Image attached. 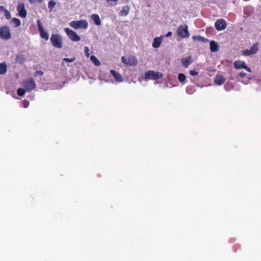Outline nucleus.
<instances>
[{
	"label": "nucleus",
	"mask_w": 261,
	"mask_h": 261,
	"mask_svg": "<svg viewBox=\"0 0 261 261\" xmlns=\"http://www.w3.org/2000/svg\"><path fill=\"white\" fill-rule=\"evenodd\" d=\"M70 26L74 29H86L88 27V22L85 19L75 21L73 20L69 23Z\"/></svg>",
	"instance_id": "nucleus-1"
},
{
	"label": "nucleus",
	"mask_w": 261,
	"mask_h": 261,
	"mask_svg": "<svg viewBox=\"0 0 261 261\" xmlns=\"http://www.w3.org/2000/svg\"><path fill=\"white\" fill-rule=\"evenodd\" d=\"M11 37L10 29L8 26L4 25L0 27V38L2 39L7 40Z\"/></svg>",
	"instance_id": "nucleus-2"
},
{
	"label": "nucleus",
	"mask_w": 261,
	"mask_h": 261,
	"mask_svg": "<svg viewBox=\"0 0 261 261\" xmlns=\"http://www.w3.org/2000/svg\"><path fill=\"white\" fill-rule=\"evenodd\" d=\"M50 42L52 45L57 48H61L62 47V39L58 34H53L51 36Z\"/></svg>",
	"instance_id": "nucleus-3"
},
{
	"label": "nucleus",
	"mask_w": 261,
	"mask_h": 261,
	"mask_svg": "<svg viewBox=\"0 0 261 261\" xmlns=\"http://www.w3.org/2000/svg\"><path fill=\"white\" fill-rule=\"evenodd\" d=\"M21 85L24 87L27 91L30 92L36 87V84L32 79L22 81Z\"/></svg>",
	"instance_id": "nucleus-4"
},
{
	"label": "nucleus",
	"mask_w": 261,
	"mask_h": 261,
	"mask_svg": "<svg viewBox=\"0 0 261 261\" xmlns=\"http://www.w3.org/2000/svg\"><path fill=\"white\" fill-rule=\"evenodd\" d=\"M163 76L162 73L156 72L153 70H149L145 73V77L146 79H153L158 80Z\"/></svg>",
	"instance_id": "nucleus-5"
},
{
	"label": "nucleus",
	"mask_w": 261,
	"mask_h": 261,
	"mask_svg": "<svg viewBox=\"0 0 261 261\" xmlns=\"http://www.w3.org/2000/svg\"><path fill=\"white\" fill-rule=\"evenodd\" d=\"M64 31L70 39L72 41L77 42L81 40L80 36H79L75 32L70 30L69 28H65Z\"/></svg>",
	"instance_id": "nucleus-6"
},
{
	"label": "nucleus",
	"mask_w": 261,
	"mask_h": 261,
	"mask_svg": "<svg viewBox=\"0 0 261 261\" xmlns=\"http://www.w3.org/2000/svg\"><path fill=\"white\" fill-rule=\"evenodd\" d=\"M122 62L127 66H134L137 64V60L136 57L129 56L127 58L122 57Z\"/></svg>",
	"instance_id": "nucleus-7"
},
{
	"label": "nucleus",
	"mask_w": 261,
	"mask_h": 261,
	"mask_svg": "<svg viewBox=\"0 0 261 261\" xmlns=\"http://www.w3.org/2000/svg\"><path fill=\"white\" fill-rule=\"evenodd\" d=\"M177 33L178 35L182 38H188L189 36L188 26L187 25H179L177 29Z\"/></svg>",
	"instance_id": "nucleus-8"
},
{
	"label": "nucleus",
	"mask_w": 261,
	"mask_h": 261,
	"mask_svg": "<svg viewBox=\"0 0 261 261\" xmlns=\"http://www.w3.org/2000/svg\"><path fill=\"white\" fill-rule=\"evenodd\" d=\"M37 25L41 38L46 40H48L49 38V34L46 31L44 30L41 21L40 19L37 20Z\"/></svg>",
	"instance_id": "nucleus-9"
},
{
	"label": "nucleus",
	"mask_w": 261,
	"mask_h": 261,
	"mask_svg": "<svg viewBox=\"0 0 261 261\" xmlns=\"http://www.w3.org/2000/svg\"><path fill=\"white\" fill-rule=\"evenodd\" d=\"M234 67L237 69H244L249 72H251V69L247 65H246L244 61L237 60L234 62Z\"/></svg>",
	"instance_id": "nucleus-10"
},
{
	"label": "nucleus",
	"mask_w": 261,
	"mask_h": 261,
	"mask_svg": "<svg viewBox=\"0 0 261 261\" xmlns=\"http://www.w3.org/2000/svg\"><path fill=\"white\" fill-rule=\"evenodd\" d=\"M215 27L217 31H222L226 28L227 24L224 19H220L215 22Z\"/></svg>",
	"instance_id": "nucleus-11"
},
{
	"label": "nucleus",
	"mask_w": 261,
	"mask_h": 261,
	"mask_svg": "<svg viewBox=\"0 0 261 261\" xmlns=\"http://www.w3.org/2000/svg\"><path fill=\"white\" fill-rule=\"evenodd\" d=\"M17 11L18 13V15L22 18H25L27 15V12L25 8L24 4L20 3L18 5L17 7Z\"/></svg>",
	"instance_id": "nucleus-12"
},
{
	"label": "nucleus",
	"mask_w": 261,
	"mask_h": 261,
	"mask_svg": "<svg viewBox=\"0 0 261 261\" xmlns=\"http://www.w3.org/2000/svg\"><path fill=\"white\" fill-rule=\"evenodd\" d=\"M225 82V79L222 75H217L215 79V82L218 85H222Z\"/></svg>",
	"instance_id": "nucleus-13"
},
{
	"label": "nucleus",
	"mask_w": 261,
	"mask_h": 261,
	"mask_svg": "<svg viewBox=\"0 0 261 261\" xmlns=\"http://www.w3.org/2000/svg\"><path fill=\"white\" fill-rule=\"evenodd\" d=\"M110 72L111 74L114 76L116 81L119 82H121L123 81L122 76L120 74H119V72L114 70H111Z\"/></svg>",
	"instance_id": "nucleus-14"
},
{
	"label": "nucleus",
	"mask_w": 261,
	"mask_h": 261,
	"mask_svg": "<svg viewBox=\"0 0 261 261\" xmlns=\"http://www.w3.org/2000/svg\"><path fill=\"white\" fill-rule=\"evenodd\" d=\"M192 61L191 57L189 56L187 58H182L181 60V62L185 67L188 68L189 66L191 64Z\"/></svg>",
	"instance_id": "nucleus-15"
},
{
	"label": "nucleus",
	"mask_w": 261,
	"mask_h": 261,
	"mask_svg": "<svg viewBox=\"0 0 261 261\" xmlns=\"http://www.w3.org/2000/svg\"><path fill=\"white\" fill-rule=\"evenodd\" d=\"M91 18L96 25H100L101 24V20L98 14H94L91 16Z\"/></svg>",
	"instance_id": "nucleus-16"
},
{
	"label": "nucleus",
	"mask_w": 261,
	"mask_h": 261,
	"mask_svg": "<svg viewBox=\"0 0 261 261\" xmlns=\"http://www.w3.org/2000/svg\"><path fill=\"white\" fill-rule=\"evenodd\" d=\"M26 61V58L24 55H17L15 59V63L23 64Z\"/></svg>",
	"instance_id": "nucleus-17"
},
{
	"label": "nucleus",
	"mask_w": 261,
	"mask_h": 261,
	"mask_svg": "<svg viewBox=\"0 0 261 261\" xmlns=\"http://www.w3.org/2000/svg\"><path fill=\"white\" fill-rule=\"evenodd\" d=\"M129 10L130 8L128 6H123L119 13V15L123 16L127 15L129 13Z\"/></svg>",
	"instance_id": "nucleus-18"
},
{
	"label": "nucleus",
	"mask_w": 261,
	"mask_h": 261,
	"mask_svg": "<svg viewBox=\"0 0 261 261\" xmlns=\"http://www.w3.org/2000/svg\"><path fill=\"white\" fill-rule=\"evenodd\" d=\"M162 38L159 37L155 38L153 40L152 46L154 48H157L159 47L162 43Z\"/></svg>",
	"instance_id": "nucleus-19"
},
{
	"label": "nucleus",
	"mask_w": 261,
	"mask_h": 261,
	"mask_svg": "<svg viewBox=\"0 0 261 261\" xmlns=\"http://www.w3.org/2000/svg\"><path fill=\"white\" fill-rule=\"evenodd\" d=\"M210 49L212 52H216L218 50V45L215 41L210 42Z\"/></svg>",
	"instance_id": "nucleus-20"
},
{
	"label": "nucleus",
	"mask_w": 261,
	"mask_h": 261,
	"mask_svg": "<svg viewBox=\"0 0 261 261\" xmlns=\"http://www.w3.org/2000/svg\"><path fill=\"white\" fill-rule=\"evenodd\" d=\"M7 71V65L6 62L0 63V75L5 74Z\"/></svg>",
	"instance_id": "nucleus-21"
},
{
	"label": "nucleus",
	"mask_w": 261,
	"mask_h": 261,
	"mask_svg": "<svg viewBox=\"0 0 261 261\" xmlns=\"http://www.w3.org/2000/svg\"><path fill=\"white\" fill-rule=\"evenodd\" d=\"M258 50V43L257 42L254 43L249 49V51L252 55L256 54Z\"/></svg>",
	"instance_id": "nucleus-22"
},
{
	"label": "nucleus",
	"mask_w": 261,
	"mask_h": 261,
	"mask_svg": "<svg viewBox=\"0 0 261 261\" xmlns=\"http://www.w3.org/2000/svg\"><path fill=\"white\" fill-rule=\"evenodd\" d=\"M90 60L95 66H98L100 65V61L95 56L92 55L90 57Z\"/></svg>",
	"instance_id": "nucleus-23"
},
{
	"label": "nucleus",
	"mask_w": 261,
	"mask_h": 261,
	"mask_svg": "<svg viewBox=\"0 0 261 261\" xmlns=\"http://www.w3.org/2000/svg\"><path fill=\"white\" fill-rule=\"evenodd\" d=\"M0 8L1 9H4L5 18L7 19H10L11 17L10 12L8 10L4 9V7H3V6H1Z\"/></svg>",
	"instance_id": "nucleus-24"
},
{
	"label": "nucleus",
	"mask_w": 261,
	"mask_h": 261,
	"mask_svg": "<svg viewBox=\"0 0 261 261\" xmlns=\"http://www.w3.org/2000/svg\"><path fill=\"white\" fill-rule=\"evenodd\" d=\"M11 21L15 24V27H19L21 25V21L18 18H13Z\"/></svg>",
	"instance_id": "nucleus-25"
},
{
	"label": "nucleus",
	"mask_w": 261,
	"mask_h": 261,
	"mask_svg": "<svg viewBox=\"0 0 261 261\" xmlns=\"http://www.w3.org/2000/svg\"><path fill=\"white\" fill-rule=\"evenodd\" d=\"M178 79L180 82H184L186 80V75L182 73H180L178 75Z\"/></svg>",
	"instance_id": "nucleus-26"
},
{
	"label": "nucleus",
	"mask_w": 261,
	"mask_h": 261,
	"mask_svg": "<svg viewBox=\"0 0 261 261\" xmlns=\"http://www.w3.org/2000/svg\"><path fill=\"white\" fill-rule=\"evenodd\" d=\"M56 5V3L53 1H50L48 3V8L51 11Z\"/></svg>",
	"instance_id": "nucleus-27"
},
{
	"label": "nucleus",
	"mask_w": 261,
	"mask_h": 261,
	"mask_svg": "<svg viewBox=\"0 0 261 261\" xmlns=\"http://www.w3.org/2000/svg\"><path fill=\"white\" fill-rule=\"evenodd\" d=\"M26 90L23 88H19L17 90V94L19 96H22L25 94Z\"/></svg>",
	"instance_id": "nucleus-28"
},
{
	"label": "nucleus",
	"mask_w": 261,
	"mask_h": 261,
	"mask_svg": "<svg viewBox=\"0 0 261 261\" xmlns=\"http://www.w3.org/2000/svg\"><path fill=\"white\" fill-rule=\"evenodd\" d=\"M193 40H197L198 41H204L205 39L201 36H193L192 37Z\"/></svg>",
	"instance_id": "nucleus-29"
},
{
	"label": "nucleus",
	"mask_w": 261,
	"mask_h": 261,
	"mask_svg": "<svg viewBox=\"0 0 261 261\" xmlns=\"http://www.w3.org/2000/svg\"><path fill=\"white\" fill-rule=\"evenodd\" d=\"M242 53H243V55L245 56H248L252 55V53H251V52H250L249 50L248 49L244 50L243 51Z\"/></svg>",
	"instance_id": "nucleus-30"
},
{
	"label": "nucleus",
	"mask_w": 261,
	"mask_h": 261,
	"mask_svg": "<svg viewBox=\"0 0 261 261\" xmlns=\"http://www.w3.org/2000/svg\"><path fill=\"white\" fill-rule=\"evenodd\" d=\"M23 107L24 108H27L29 106L30 102L27 100H23L22 102Z\"/></svg>",
	"instance_id": "nucleus-31"
},
{
	"label": "nucleus",
	"mask_w": 261,
	"mask_h": 261,
	"mask_svg": "<svg viewBox=\"0 0 261 261\" xmlns=\"http://www.w3.org/2000/svg\"><path fill=\"white\" fill-rule=\"evenodd\" d=\"M31 4H41L44 0H29Z\"/></svg>",
	"instance_id": "nucleus-32"
},
{
	"label": "nucleus",
	"mask_w": 261,
	"mask_h": 261,
	"mask_svg": "<svg viewBox=\"0 0 261 261\" xmlns=\"http://www.w3.org/2000/svg\"><path fill=\"white\" fill-rule=\"evenodd\" d=\"M84 51L86 56L88 58L90 56L89 48L88 46L85 47Z\"/></svg>",
	"instance_id": "nucleus-33"
},
{
	"label": "nucleus",
	"mask_w": 261,
	"mask_h": 261,
	"mask_svg": "<svg viewBox=\"0 0 261 261\" xmlns=\"http://www.w3.org/2000/svg\"><path fill=\"white\" fill-rule=\"evenodd\" d=\"M190 74L191 75H198V72L195 70H191L190 71Z\"/></svg>",
	"instance_id": "nucleus-34"
},
{
	"label": "nucleus",
	"mask_w": 261,
	"mask_h": 261,
	"mask_svg": "<svg viewBox=\"0 0 261 261\" xmlns=\"http://www.w3.org/2000/svg\"><path fill=\"white\" fill-rule=\"evenodd\" d=\"M74 60V59H69V58H64L63 61L67 62H72Z\"/></svg>",
	"instance_id": "nucleus-35"
},
{
	"label": "nucleus",
	"mask_w": 261,
	"mask_h": 261,
	"mask_svg": "<svg viewBox=\"0 0 261 261\" xmlns=\"http://www.w3.org/2000/svg\"><path fill=\"white\" fill-rule=\"evenodd\" d=\"M43 72L40 70H37L35 72V75L37 76V75H43Z\"/></svg>",
	"instance_id": "nucleus-36"
},
{
	"label": "nucleus",
	"mask_w": 261,
	"mask_h": 261,
	"mask_svg": "<svg viewBox=\"0 0 261 261\" xmlns=\"http://www.w3.org/2000/svg\"><path fill=\"white\" fill-rule=\"evenodd\" d=\"M246 75V73L244 72H241L239 73V76L241 77H244Z\"/></svg>",
	"instance_id": "nucleus-37"
},
{
	"label": "nucleus",
	"mask_w": 261,
	"mask_h": 261,
	"mask_svg": "<svg viewBox=\"0 0 261 261\" xmlns=\"http://www.w3.org/2000/svg\"><path fill=\"white\" fill-rule=\"evenodd\" d=\"M172 34L171 32H168V33L166 35V37H170Z\"/></svg>",
	"instance_id": "nucleus-38"
},
{
	"label": "nucleus",
	"mask_w": 261,
	"mask_h": 261,
	"mask_svg": "<svg viewBox=\"0 0 261 261\" xmlns=\"http://www.w3.org/2000/svg\"><path fill=\"white\" fill-rule=\"evenodd\" d=\"M107 2H117L118 1V0H106Z\"/></svg>",
	"instance_id": "nucleus-39"
}]
</instances>
